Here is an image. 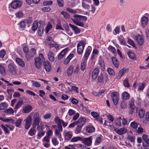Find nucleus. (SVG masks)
Here are the masks:
<instances>
[{"instance_id":"1","label":"nucleus","mask_w":149,"mask_h":149,"mask_svg":"<svg viewBox=\"0 0 149 149\" xmlns=\"http://www.w3.org/2000/svg\"><path fill=\"white\" fill-rule=\"evenodd\" d=\"M73 17L74 18L72 19V20L76 25L81 27L84 26V23L81 22V20L86 21L87 18L86 17L76 14L74 15Z\"/></svg>"},{"instance_id":"2","label":"nucleus","mask_w":149,"mask_h":149,"mask_svg":"<svg viewBox=\"0 0 149 149\" xmlns=\"http://www.w3.org/2000/svg\"><path fill=\"white\" fill-rule=\"evenodd\" d=\"M54 120L55 122L57 124V127H61L62 129H63L62 124V125L63 127L64 128L66 127L68 124V123L64 122L63 120L61 119L58 117H56L54 118Z\"/></svg>"},{"instance_id":"3","label":"nucleus","mask_w":149,"mask_h":149,"mask_svg":"<svg viewBox=\"0 0 149 149\" xmlns=\"http://www.w3.org/2000/svg\"><path fill=\"white\" fill-rule=\"evenodd\" d=\"M32 21V19L31 17L29 18L28 19H24L22 20L20 23V27L24 28L25 27L27 24H28V26L29 27V24L31 23Z\"/></svg>"},{"instance_id":"4","label":"nucleus","mask_w":149,"mask_h":149,"mask_svg":"<svg viewBox=\"0 0 149 149\" xmlns=\"http://www.w3.org/2000/svg\"><path fill=\"white\" fill-rule=\"evenodd\" d=\"M85 45V42L83 40L78 43L77 45V52L79 54H81L83 53Z\"/></svg>"},{"instance_id":"5","label":"nucleus","mask_w":149,"mask_h":149,"mask_svg":"<svg viewBox=\"0 0 149 149\" xmlns=\"http://www.w3.org/2000/svg\"><path fill=\"white\" fill-rule=\"evenodd\" d=\"M8 70L10 72L14 75L17 74V71L15 66L14 64L12 63H9L8 65Z\"/></svg>"},{"instance_id":"6","label":"nucleus","mask_w":149,"mask_h":149,"mask_svg":"<svg viewBox=\"0 0 149 149\" xmlns=\"http://www.w3.org/2000/svg\"><path fill=\"white\" fill-rule=\"evenodd\" d=\"M25 122V128L26 129H29L32 123V117L30 115L27 118L24 120Z\"/></svg>"},{"instance_id":"7","label":"nucleus","mask_w":149,"mask_h":149,"mask_svg":"<svg viewBox=\"0 0 149 149\" xmlns=\"http://www.w3.org/2000/svg\"><path fill=\"white\" fill-rule=\"evenodd\" d=\"M111 97L113 102L115 105H116L119 101L118 95L116 93H112Z\"/></svg>"},{"instance_id":"8","label":"nucleus","mask_w":149,"mask_h":149,"mask_svg":"<svg viewBox=\"0 0 149 149\" xmlns=\"http://www.w3.org/2000/svg\"><path fill=\"white\" fill-rule=\"evenodd\" d=\"M22 3L21 1L16 0L13 2L11 4L12 8L14 9H16L17 8L20 7L22 5Z\"/></svg>"},{"instance_id":"9","label":"nucleus","mask_w":149,"mask_h":149,"mask_svg":"<svg viewBox=\"0 0 149 149\" xmlns=\"http://www.w3.org/2000/svg\"><path fill=\"white\" fill-rule=\"evenodd\" d=\"M76 122L77 123V125L82 127L86 123V119L85 118L80 117L78 119V120Z\"/></svg>"},{"instance_id":"10","label":"nucleus","mask_w":149,"mask_h":149,"mask_svg":"<svg viewBox=\"0 0 149 149\" xmlns=\"http://www.w3.org/2000/svg\"><path fill=\"white\" fill-rule=\"evenodd\" d=\"M43 60H40L39 58H36L35 60V65L36 68L40 69L41 68L42 64L44 63Z\"/></svg>"},{"instance_id":"11","label":"nucleus","mask_w":149,"mask_h":149,"mask_svg":"<svg viewBox=\"0 0 149 149\" xmlns=\"http://www.w3.org/2000/svg\"><path fill=\"white\" fill-rule=\"evenodd\" d=\"M36 52V50L34 49H31L30 51L26 55V57L28 59H32L33 58Z\"/></svg>"},{"instance_id":"12","label":"nucleus","mask_w":149,"mask_h":149,"mask_svg":"<svg viewBox=\"0 0 149 149\" xmlns=\"http://www.w3.org/2000/svg\"><path fill=\"white\" fill-rule=\"evenodd\" d=\"M135 40L138 44L141 45L143 43L144 39L143 37L140 35H138L135 37Z\"/></svg>"},{"instance_id":"13","label":"nucleus","mask_w":149,"mask_h":149,"mask_svg":"<svg viewBox=\"0 0 149 149\" xmlns=\"http://www.w3.org/2000/svg\"><path fill=\"white\" fill-rule=\"evenodd\" d=\"M92 137L91 136L87 138H85L82 140V143L85 145L89 146L92 142Z\"/></svg>"},{"instance_id":"14","label":"nucleus","mask_w":149,"mask_h":149,"mask_svg":"<svg viewBox=\"0 0 149 149\" xmlns=\"http://www.w3.org/2000/svg\"><path fill=\"white\" fill-rule=\"evenodd\" d=\"M44 68L47 72H49L51 71L52 67L50 63L48 61L44 62Z\"/></svg>"},{"instance_id":"15","label":"nucleus","mask_w":149,"mask_h":149,"mask_svg":"<svg viewBox=\"0 0 149 149\" xmlns=\"http://www.w3.org/2000/svg\"><path fill=\"white\" fill-rule=\"evenodd\" d=\"M58 129L56 128L55 130V135L58 138L61 139L62 137V135L61 133L63 131V129L61 127H57Z\"/></svg>"},{"instance_id":"16","label":"nucleus","mask_w":149,"mask_h":149,"mask_svg":"<svg viewBox=\"0 0 149 149\" xmlns=\"http://www.w3.org/2000/svg\"><path fill=\"white\" fill-rule=\"evenodd\" d=\"M91 2V0L82 1V7L85 8L89 9L90 7L89 4Z\"/></svg>"},{"instance_id":"17","label":"nucleus","mask_w":149,"mask_h":149,"mask_svg":"<svg viewBox=\"0 0 149 149\" xmlns=\"http://www.w3.org/2000/svg\"><path fill=\"white\" fill-rule=\"evenodd\" d=\"M33 118V123H40L41 119L39 118V114L38 112H36L34 114Z\"/></svg>"},{"instance_id":"18","label":"nucleus","mask_w":149,"mask_h":149,"mask_svg":"<svg viewBox=\"0 0 149 149\" xmlns=\"http://www.w3.org/2000/svg\"><path fill=\"white\" fill-rule=\"evenodd\" d=\"M32 107L30 105H26L22 109V112L24 113H29L32 110Z\"/></svg>"},{"instance_id":"19","label":"nucleus","mask_w":149,"mask_h":149,"mask_svg":"<svg viewBox=\"0 0 149 149\" xmlns=\"http://www.w3.org/2000/svg\"><path fill=\"white\" fill-rule=\"evenodd\" d=\"M64 136L65 140H70L73 136L72 131H69L65 133Z\"/></svg>"},{"instance_id":"20","label":"nucleus","mask_w":149,"mask_h":149,"mask_svg":"<svg viewBox=\"0 0 149 149\" xmlns=\"http://www.w3.org/2000/svg\"><path fill=\"white\" fill-rule=\"evenodd\" d=\"M148 18L146 16L143 17L141 19V25L143 28H144L148 23Z\"/></svg>"},{"instance_id":"21","label":"nucleus","mask_w":149,"mask_h":149,"mask_svg":"<svg viewBox=\"0 0 149 149\" xmlns=\"http://www.w3.org/2000/svg\"><path fill=\"white\" fill-rule=\"evenodd\" d=\"M134 102V100L133 99H131L130 102V113L131 114L133 113V110L135 109V105Z\"/></svg>"},{"instance_id":"22","label":"nucleus","mask_w":149,"mask_h":149,"mask_svg":"<svg viewBox=\"0 0 149 149\" xmlns=\"http://www.w3.org/2000/svg\"><path fill=\"white\" fill-rule=\"evenodd\" d=\"M99 70L98 68H95L93 69L92 73V78L93 79H95L98 74Z\"/></svg>"},{"instance_id":"23","label":"nucleus","mask_w":149,"mask_h":149,"mask_svg":"<svg viewBox=\"0 0 149 149\" xmlns=\"http://www.w3.org/2000/svg\"><path fill=\"white\" fill-rule=\"evenodd\" d=\"M68 50V48H66L63 50L59 54L58 57V59L59 60H61L65 54L67 52Z\"/></svg>"},{"instance_id":"24","label":"nucleus","mask_w":149,"mask_h":149,"mask_svg":"<svg viewBox=\"0 0 149 149\" xmlns=\"http://www.w3.org/2000/svg\"><path fill=\"white\" fill-rule=\"evenodd\" d=\"M129 69L128 68H123L122 69L118 72V77L120 78L122 77L126 72H128Z\"/></svg>"},{"instance_id":"25","label":"nucleus","mask_w":149,"mask_h":149,"mask_svg":"<svg viewBox=\"0 0 149 149\" xmlns=\"http://www.w3.org/2000/svg\"><path fill=\"white\" fill-rule=\"evenodd\" d=\"M137 86H139V89L140 90H142L144 88L145 84L144 83L141 84V83L139 84V83L135 82L133 85V87L134 88H136V87Z\"/></svg>"},{"instance_id":"26","label":"nucleus","mask_w":149,"mask_h":149,"mask_svg":"<svg viewBox=\"0 0 149 149\" xmlns=\"http://www.w3.org/2000/svg\"><path fill=\"white\" fill-rule=\"evenodd\" d=\"M86 131L88 133H91L95 131V128L91 125L87 126L86 128Z\"/></svg>"},{"instance_id":"27","label":"nucleus","mask_w":149,"mask_h":149,"mask_svg":"<svg viewBox=\"0 0 149 149\" xmlns=\"http://www.w3.org/2000/svg\"><path fill=\"white\" fill-rule=\"evenodd\" d=\"M16 61L17 64L20 66L24 67L25 66V64L24 61L21 59L16 58Z\"/></svg>"},{"instance_id":"28","label":"nucleus","mask_w":149,"mask_h":149,"mask_svg":"<svg viewBox=\"0 0 149 149\" xmlns=\"http://www.w3.org/2000/svg\"><path fill=\"white\" fill-rule=\"evenodd\" d=\"M49 59L51 62H53L55 59V58L53 53L52 51H49L47 54Z\"/></svg>"},{"instance_id":"29","label":"nucleus","mask_w":149,"mask_h":149,"mask_svg":"<svg viewBox=\"0 0 149 149\" xmlns=\"http://www.w3.org/2000/svg\"><path fill=\"white\" fill-rule=\"evenodd\" d=\"M69 25L72 29L74 31L76 34H78L80 33V30L77 26L70 24H69Z\"/></svg>"},{"instance_id":"30","label":"nucleus","mask_w":149,"mask_h":149,"mask_svg":"<svg viewBox=\"0 0 149 149\" xmlns=\"http://www.w3.org/2000/svg\"><path fill=\"white\" fill-rule=\"evenodd\" d=\"M127 129L125 128H121L120 129L116 130H115V131L119 135H122L127 132Z\"/></svg>"},{"instance_id":"31","label":"nucleus","mask_w":149,"mask_h":149,"mask_svg":"<svg viewBox=\"0 0 149 149\" xmlns=\"http://www.w3.org/2000/svg\"><path fill=\"white\" fill-rule=\"evenodd\" d=\"M111 59L114 66L116 68H118L119 65L118 62L117 58L113 56L112 58Z\"/></svg>"},{"instance_id":"32","label":"nucleus","mask_w":149,"mask_h":149,"mask_svg":"<svg viewBox=\"0 0 149 149\" xmlns=\"http://www.w3.org/2000/svg\"><path fill=\"white\" fill-rule=\"evenodd\" d=\"M122 97L124 100H127L130 98V94L126 92L123 93L122 94Z\"/></svg>"},{"instance_id":"33","label":"nucleus","mask_w":149,"mask_h":149,"mask_svg":"<svg viewBox=\"0 0 149 149\" xmlns=\"http://www.w3.org/2000/svg\"><path fill=\"white\" fill-rule=\"evenodd\" d=\"M73 66L71 65L69 67L67 70V74L68 76H70L73 72Z\"/></svg>"},{"instance_id":"34","label":"nucleus","mask_w":149,"mask_h":149,"mask_svg":"<svg viewBox=\"0 0 149 149\" xmlns=\"http://www.w3.org/2000/svg\"><path fill=\"white\" fill-rule=\"evenodd\" d=\"M73 56V54H71L68 56L66 59L65 60L64 63L65 65H67L69 62L70 60L72 58Z\"/></svg>"},{"instance_id":"35","label":"nucleus","mask_w":149,"mask_h":149,"mask_svg":"<svg viewBox=\"0 0 149 149\" xmlns=\"http://www.w3.org/2000/svg\"><path fill=\"white\" fill-rule=\"evenodd\" d=\"M44 27L42 25H40L38 29V34L39 36H41L43 33Z\"/></svg>"},{"instance_id":"36","label":"nucleus","mask_w":149,"mask_h":149,"mask_svg":"<svg viewBox=\"0 0 149 149\" xmlns=\"http://www.w3.org/2000/svg\"><path fill=\"white\" fill-rule=\"evenodd\" d=\"M145 113V111L143 109H140L138 113V115L139 117L141 118H143L144 117Z\"/></svg>"},{"instance_id":"37","label":"nucleus","mask_w":149,"mask_h":149,"mask_svg":"<svg viewBox=\"0 0 149 149\" xmlns=\"http://www.w3.org/2000/svg\"><path fill=\"white\" fill-rule=\"evenodd\" d=\"M82 127L81 126L77 125V126L75 130V133L76 134L81 133L82 132Z\"/></svg>"},{"instance_id":"38","label":"nucleus","mask_w":149,"mask_h":149,"mask_svg":"<svg viewBox=\"0 0 149 149\" xmlns=\"http://www.w3.org/2000/svg\"><path fill=\"white\" fill-rule=\"evenodd\" d=\"M0 73L3 75L5 76L6 75V73L5 68L3 66L0 65Z\"/></svg>"},{"instance_id":"39","label":"nucleus","mask_w":149,"mask_h":149,"mask_svg":"<svg viewBox=\"0 0 149 149\" xmlns=\"http://www.w3.org/2000/svg\"><path fill=\"white\" fill-rule=\"evenodd\" d=\"M8 104L5 102H3L0 104V110H3L8 107Z\"/></svg>"},{"instance_id":"40","label":"nucleus","mask_w":149,"mask_h":149,"mask_svg":"<svg viewBox=\"0 0 149 149\" xmlns=\"http://www.w3.org/2000/svg\"><path fill=\"white\" fill-rule=\"evenodd\" d=\"M23 104V102L22 100L19 101L16 105L15 108V109L16 110L17 109L19 108Z\"/></svg>"},{"instance_id":"41","label":"nucleus","mask_w":149,"mask_h":149,"mask_svg":"<svg viewBox=\"0 0 149 149\" xmlns=\"http://www.w3.org/2000/svg\"><path fill=\"white\" fill-rule=\"evenodd\" d=\"M23 119L22 118H19L15 123V126L17 127H19L21 124Z\"/></svg>"},{"instance_id":"42","label":"nucleus","mask_w":149,"mask_h":149,"mask_svg":"<svg viewBox=\"0 0 149 149\" xmlns=\"http://www.w3.org/2000/svg\"><path fill=\"white\" fill-rule=\"evenodd\" d=\"M127 54L129 57L131 59H134L135 58V55L134 53L131 51H128Z\"/></svg>"},{"instance_id":"43","label":"nucleus","mask_w":149,"mask_h":149,"mask_svg":"<svg viewBox=\"0 0 149 149\" xmlns=\"http://www.w3.org/2000/svg\"><path fill=\"white\" fill-rule=\"evenodd\" d=\"M108 49L113 54H116V50L115 49V48L109 45L108 47Z\"/></svg>"},{"instance_id":"44","label":"nucleus","mask_w":149,"mask_h":149,"mask_svg":"<svg viewBox=\"0 0 149 149\" xmlns=\"http://www.w3.org/2000/svg\"><path fill=\"white\" fill-rule=\"evenodd\" d=\"M4 112L7 114H13L14 113L13 109L11 108L7 109L5 110Z\"/></svg>"},{"instance_id":"45","label":"nucleus","mask_w":149,"mask_h":149,"mask_svg":"<svg viewBox=\"0 0 149 149\" xmlns=\"http://www.w3.org/2000/svg\"><path fill=\"white\" fill-rule=\"evenodd\" d=\"M44 126L43 124L41 123L40 125L39 124L37 126V130L39 131H41L43 130Z\"/></svg>"},{"instance_id":"46","label":"nucleus","mask_w":149,"mask_h":149,"mask_svg":"<svg viewBox=\"0 0 149 149\" xmlns=\"http://www.w3.org/2000/svg\"><path fill=\"white\" fill-rule=\"evenodd\" d=\"M69 146L73 148H75L74 147H75L78 148H79L81 147H82L83 145L80 144H74L72 145H69Z\"/></svg>"},{"instance_id":"47","label":"nucleus","mask_w":149,"mask_h":149,"mask_svg":"<svg viewBox=\"0 0 149 149\" xmlns=\"http://www.w3.org/2000/svg\"><path fill=\"white\" fill-rule=\"evenodd\" d=\"M38 27V23L37 22H34L32 27V30L35 31L37 29Z\"/></svg>"},{"instance_id":"48","label":"nucleus","mask_w":149,"mask_h":149,"mask_svg":"<svg viewBox=\"0 0 149 149\" xmlns=\"http://www.w3.org/2000/svg\"><path fill=\"white\" fill-rule=\"evenodd\" d=\"M107 72L110 75L114 76L115 75V72L113 69L111 68H109L107 69Z\"/></svg>"},{"instance_id":"49","label":"nucleus","mask_w":149,"mask_h":149,"mask_svg":"<svg viewBox=\"0 0 149 149\" xmlns=\"http://www.w3.org/2000/svg\"><path fill=\"white\" fill-rule=\"evenodd\" d=\"M52 25L49 23L48 24L46 27V33H47L49 30L52 29Z\"/></svg>"},{"instance_id":"50","label":"nucleus","mask_w":149,"mask_h":149,"mask_svg":"<svg viewBox=\"0 0 149 149\" xmlns=\"http://www.w3.org/2000/svg\"><path fill=\"white\" fill-rule=\"evenodd\" d=\"M84 61L81 63V70L84 71L86 69V61L84 60Z\"/></svg>"},{"instance_id":"51","label":"nucleus","mask_w":149,"mask_h":149,"mask_svg":"<svg viewBox=\"0 0 149 149\" xmlns=\"http://www.w3.org/2000/svg\"><path fill=\"white\" fill-rule=\"evenodd\" d=\"M99 65H100L102 70L104 71L105 69V64L103 61H101L99 63Z\"/></svg>"},{"instance_id":"52","label":"nucleus","mask_w":149,"mask_h":149,"mask_svg":"<svg viewBox=\"0 0 149 149\" xmlns=\"http://www.w3.org/2000/svg\"><path fill=\"white\" fill-rule=\"evenodd\" d=\"M16 17L20 18L23 15V14L21 11H18L15 14Z\"/></svg>"},{"instance_id":"53","label":"nucleus","mask_w":149,"mask_h":149,"mask_svg":"<svg viewBox=\"0 0 149 149\" xmlns=\"http://www.w3.org/2000/svg\"><path fill=\"white\" fill-rule=\"evenodd\" d=\"M120 107L122 109H124L126 107L127 103L124 101L122 102L120 104Z\"/></svg>"},{"instance_id":"54","label":"nucleus","mask_w":149,"mask_h":149,"mask_svg":"<svg viewBox=\"0 0 149 149\" xmlns=\"http://www.w3.org/2000/svg\"><path fill=\"white\" fill-rule=\"evenodd\" d=\"M69 100L72 104H77L78 103V101L74 98H70Z\"/></svg>"},{"instance_id":"55","label":"nucleus","mask_w":149,"mask_h":149,"mask_svg":"<svg viewBox=\"0 0 149 149\" xmlns=\"http://www.w3.org/2000/svg\"><path fill=\"white\" fill-rule=\"evenodd\" d=\"M36 131L34 128H31L29 132V134L31 136L34 135L36 133Z\"/></svg>"},{"instance_id":"56","label":"nucleus","mask_w":149,"mask_h":149,"mask_svg":"<svg viewBox=\"0 0 149 149\" xmlns=\"http://www.w3.org/2000/svg\"><path fill=\"white\" fill-rule=\"evenodd\" d=\"M61 14L66 18H70V15L68 14L67 12L62 11L61 12Z\"/></svg>"},{"instance_id":"57","label":"nucleus","mask_w":149,"mask_h":149,"mask_svg":"<svg viewBox=\"0 0 149 149\" xmlns=\"http://www.w3.org/2000/svg\"><path fill=\"white\" fill-rule=\"evenodd\" d=\"M81 138L79 136L73 138L71 140V141L72 142H76L81 139Z\"/></svg>"},{"instance_id":"58","label":"nucleus","mask_w":149,"mask_h":149,"mask_svg":"<svg viewBox=\"0 0 149 149\" xmlns=\"http://www.w3.org/2000/svg\"><path fill=\"white\" fill-rule=\"evenodd\" d=\"M91 114L93 117L95 118V120H96V119L98 118V117L100 116L98 115L97 113L95 112H92L91 113Z\"/></svg>"},{"instance_id":"59","label":"nucleus","mask_w":149,"mask_h":149,"mask_svg":"<svg viewBox=\"0 0 149 149\" xmlns=\"http://www.w3.org/2000/svg\"><path fill=\"white\" fill-rule=\"evenodd\" d=\"M6 54V52L4 50H1L0 52V57L3 58Z\"/></svg>"},{"instance_id":"60","label":"nucleus","mask_w":149,"mask_h":149,"mask_svg":"<svg viewBox=\"0 0 149 149\" xmlns=\"http://www.w3.org/2000/svg\"><path fill=\"white\" fill-rule=\"evenodd\" d=\"M1 128L5 131L6 133L9 134L10 132L8 129L5 126L2 125L1 126Z\"/></svg>"},{"instance_id":"61","label":"nucleus","mask_w":149,"mask_h":149,"mask_svg":"<svg viewBox=\"0 0 149 149\" xmlns=\"http://www.w3.org/2000/svg\"><path fill=\"white\" fill-rule=\"evenodd\" d=\"M75 113V111L74 110L70 109L68 111V115L70 116H72Z\"/></svg>"},{"instance_id":"62","label":"nucleus","mask_w":149,"mask_h":149,"mask_svg":"<svg viewBox=\"0 0 149 149\" xmlns=\"http://www.w3.org/2000/svg\"><path fill=\"white\" fill-rule=\"evenodd\" d=\"M128 43L130 45L134 47H135V44L133 40L131 39H128L127 41Z\"/></svg>"},{"instance_id":"63","label":"nucleus","mask_w":149,"mask_h":149,"mask_svg":"<svg viewBox=\"0 0 149 149\" xmlns=\"http://www.w3.org/2000/svg\"><path fill=\"white\" fill-rule=\"evenodd\" d=\"M38 132H39L38 133V136L40 138L43 136L45 133V131H43V130L39 131Z\"/></svg>"},{"instance_id":"64","label":"nucleus","mask_w":149,"mask_h":149,"mask_svg":"<svg viewBox=\"0 0 149 149\" xmlns=\"http://www.w3.org/2000/svg\"><path fill=\"white\" fill-rule=\"evenodd\" d=\"M123 84L125 87H128L130 86V85L128 82V79H126L123 82Z\"/></svg>"}]
</instances>
